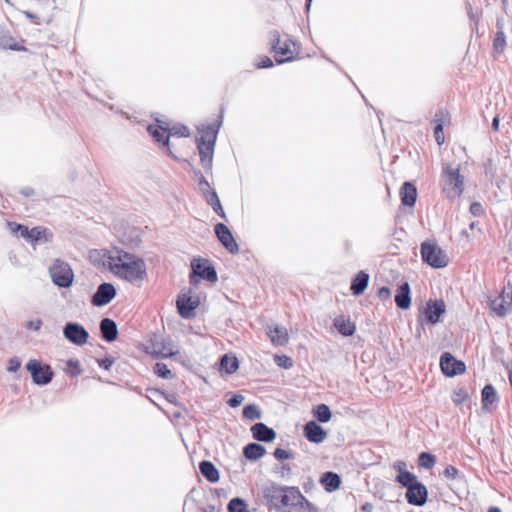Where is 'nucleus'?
<instances>
[{
  "mask_svg": "<svg viewBox=\"0 0 512 512\" xmlns=\"http://www.w3.org/2000/svg\"><path fill=\"white\" fill-rule=\"evenodd\" d=\"M143 350L155 359L172 357L179 353L173 341L162 334H152L142 345Z\"/></svg>",
  "mask_w": 512,
  "mask_h": 512,
  "instance_id": "1",
  "label": "nucleus"
},
{
  "mask_svg": "<svg viewBox=\"0 0 512 512\" xmlns=\"http://www.w3.org/2000/svg\"><path fill=\"white\" fill-rule=\"evenodd\" d=\"M284 493L281 498L282 505L286 512H307L311 503L303 496L298 487H282Z\"/></svg>",
  "mask_w": 512,
  "mask_h": 512,
  "instance_id": "2",
  "label": "nucleus"
},
{
  "mask_svg": "<svg viewBox=\"0 0 512 512\" xmlns=\"http://www.w3.org/2000/svg\"><path fill=\"white\" fill-rule=\"evenodd\" d=\"M52 282L58 287L69 288L74 282V273L70 265L60 259L55 260L49 267Z\"/></svg>",
  "mask_w": 512,
  "mask_h": 512,
  "instance_id": "3",
  "label": "nucleus"
},
{
  "mask_svg": "<svg viewBox=\"0 0 512 512\" xmlns=\"http://www.w3.org/2000/svg\"><path fill=\"white\" fill-rule=\"evenodd\" d=\"M463 179L458 168L447 167L442 174L443 191L448 198L459 197L463 192Z\"/></svg>",
  "mask_w": 512,
  "mask_h": 512,
  "instance_id": "4",
  "label": "nucleus"
},
{
  "mask_svg": "<svg viewBox=\"0 0 512 512\" xmlns=\"http://www.w3.org/2000/svg\"><path fill=\"white\" fill-rule=\"evenodd\" d=\"M103 265L116 276L128 278V253L113 249L106 255Z\"/></svg>",
  "mask_w": 512,
  "mask_h": 512,
  "instance_id": "5",
  "label": "nucleus"
},
{
  "mask_svg": "<svg viewBox=\"0 0 512 512\" xmlns=\"http://www.w3.org/2000/svg\"><path fill=\"white\" fill-rule=\"evenodd\" d=\"M421 256L422 260L433 268H444L448 265L446 253L434 243L423 242Z\"/></svg>",
  "mask_w": 512,
  "mask_h": 512,
  "instance_id": "6",
  "label": "nucleus"
},
{
  "mask_svg": "<svg viewBox=\"0 0 512 512\" xmlns=\"http://www.w3.org/2000/svg\"><path fill=\"white\" fill-rule=\"evenodd\" d=\"M191 267L192 273L190 275V282L192 284L196 283V276L210 282H216L218 279L215 268L209 263L207 259H194L191 262Z\"/></svg>",
  "mask_w": 512,
  "mask_h": 512,
  "instance_id": "7",
  "label": "nucleus"
},
{
  "mask_svg": "<svg viewBox=\"0 0 512 512\" xmlns=\"http://www.w3.org/2000/svg\"><path fill=\"white\" fill-rule=\"evenodd\" d=\"M26 368L34 383L38 385H46L52 380L53 372L48 365L42 366L39 361L32 359L27 363Z\"/></svg>",
  "mask_w": 512,
  "mask_h": 512,
  "instance_id": "8",
  "label": "nucleus"
},
{
  "mask_svg": "<svg viewBox=\"0 0 512 512\" xmlns=\"http://www.w3.org/2000/svg\"><path fill=\"white\" fill-rule=\"evenodd\" d=\"M440 367L444 375L453 377L465 372L464 362L457 360L451 353L444 352L440 357Z\"/></svg>",
  "mask_w": 512,
  "mask_h": 512,
  "instance_id": "9",
  "label": "nucleus"
},
{
  "mask_svg": "<svg viewBox=\"0 0 512 512\" xmlns=\"http://www.w3.org/2000/svg\"><path fill=\"white\" fill-rule=\"evenodd\" d=\"M63 335L68 341L78 346L86 344L89 337L87 330L82 325L73 322L65 325Z\"/></svg>",
  "mask_w": 512,
  "mask_h": 512,
  "instance_id": "10",
  "label": "nucleus"
},
{
  "mask_svg": "<svg viewBox=\"0 0 512 512\" xmlns=\"http://www.w3.org/2000/svg\"><path fill=\"white\" fill-rule=\"evenodd\" d=\"M11 232L15 233L17 231H20L21 236L28 241H30L32 244L47 241V230L45 228L41 227H34L32 229H28L25 226H22L20 224L15 223H8Z\"/></svg>",
  "mask_w": 512,
  "mask_h": 512,
  "instance_id": "11",
  "label": "nucleus"
},
{
  "mask_svg": "<svg viewBox=\"0 0 512 512\" xmlns=\"http://www.w3.org/2000/svg\"><path fill=\"white\" fill-rule=\"evenodd\" d=\"M214 231L218 240L221 242V244L226 248L228 252H230L231 254H237L239 252L238 244L234 239L231 231L225 224H216L214 227Z\"/></svg>",
  "mask_w": 512,
  "mask_h": 512,
  "instance_id": "12",
  "label": "nucleus"
},
{
  "mask_svg": "<svg viewBox=\"0 0 512 512\" xmlns=\"http://www.w3.org/2000/svg\"><path fill=\"white\" fill-rule=\"evenodd\" d=\"M147 278L146 263L143 259L130 254V284L138 287Z\"/></svg>",
  "mask_w": 512,
  "mask_h": 512,
  "instance_id": "13",
  "label": "nucleus"
},
{
  "mask_svg": "<svg viewBox=\"0 0 512 512\" xmlns=\"http://www.w3.org/2000/svg\"><path fill=\"white\" fill-rule=\"evenodd\" d=\"M199 299L188 294H181L177 298V308L181 317L190 319L195 316V310L199 306Z\"/></svg>",
  "mask_w": 512,
  "mask_h": 512,
  "instance_id": "14",
  "label": "nucleus"
},
{
  "mask_svg": "<svg viewBox=\"0 0 512 512\" xmlns=\"http://www.w3.org/2000/svg\"><path fill=\"white\" fill-rule=\"evenodd\" d=\"M116 296V289L110 283L101 284L92 296V304L96 307H102L109 304Z\"/></svg>",
  "mask_w": 512,
  "mask_h": 512,
  "instance_id": "15",
  "label": "nucleus"
},
{
  "mask_svg": "<svg viewBox=\"0 0 512 512\" xmlns=\"http://www.w3.org/2000/svg\"><path fill=\"white\" fill-rule=\"evenodd\" d=\"M405 497L410 505L421 507L427 502L428 490L423 483L415 484L407 489Z\"/></svg>",
  "mask_w": 512,
  "mask_h": 512,
  "instance_id": "16",
  "label": "nucleus"
},
{
  "mask_svg": "<svg viewBox=\"0 0 512 512\" xmlns=\"http://www.w3.org/2000/svg\"><path fill=\"white\" fill-rule=\"evenodd\" d=\"M490 309L499 317L506 316L512 307V293H501L498 297L489 301Z\"/></svg>",
  "mask_w": 512,
  "mask_h": 512,
  "instance_id": "17",
  "label": "nucleus"
},
{
  "mask_svg": "<svg viewBox=\"0 0 512 512\" xmlns=\"http://www.w3.org/2000/svg\"><path fill=\"white\" fill-rule=\"evenodd\" d=\"M303 433L312 443H322L327 438V432L316 421H309L304 425Z\"/></svg>",
  "mask_w": 512,
  "mask_h": 512,
  "instance_id": "18",
  "label": "nucleus"
},
{
  "mask_svg": "<svg viewBox=\"0 0 512 512\" xmlns=\"http://www.w3.org/2000/svg\"><path fill=\"white\" fill-rule=\"evenodd\" d=\"M445 313V303L442 300H429L427 302L424 314L430 324L439 322L440 317Z\"/></svg>",
  "mask_w": 512,
  "mask_h": 512,
  "instance_id": "19",
  "label": "nucleus"
},
{
  "mask_svg": "<svg viewBox=\"0 0 512 512\" xmlns=\"http://www.w3.org/2000/svg\"><path fill=\"white\" fill-rule=\"evenodd\" d=\"M251 433L253 438L260 442H272L276 438V432L262 422L254 424Z\"/></svg>",
  "mask_w": 512,
  "mask_h": 512,
  "instance_id": "20",
  "label": "nucleus"
},
{
  "mask_svg": "<svg viewBox=\"0 0 512 512\" xmlns=\"http://www.w3.org/2000/svg\"><path fill=\"white\" fill-rule=\"evenodd\" d=\"M266 330H267V335L273 345L283 346L288 343L289 336H288V331L285 327H281L278 325H275L272 327V326L268 325L266 327Z\"/></svg>",
  "mask_w": 512,
  "mask_h": 512,
  "instance_id": "21",
  "label": "nucleus"
},
{
  "mask_svg": "<svg viewBox=\"0 0 512 512\" xmlns=\"http://www.w3.org/2000/svg\"><path fill=\"white\" fill-rule=\"evenodd\" d=\"M295 47L296 44L292 40H285L275 53V61L278 64L292 61L294 59Z\"/></svg>",
  "mask_w": 512,
  "mask_h": 512,
  "instance_id": "22",
  "label": "nucleus"
},
{
  "mask_svg": "<svg viewBox=\"0 0 512 512\" xmlns=\"http://www.w3.org/2000/svg\"><path fill=\"white\" fill-rule=\"evenodd\" d=\"M170 136L188 137L190 136V130L185 125H175L170 127L168 135L164 138L162 145L163 148H165L167 155L174 157L173 152L170 148Z\"/></svg>",
  "mask_w": 512,
  "mask_h": 512,
  "instance_id": "23",
  "label": "nucleus"
},
{
  "mask_svg": "<svg viewBox=\"0 0 512 512\" xmlns=\"http://www.w3.org/2000/svg\"><path fill=\"white\" fill-rule=\"evenodd\" d=\"M395 303L398 308L406 310L411 305V297H410V286L407 282H404L397 289V293L395 295Z\"/></svg>",
  "mask_w": 512,
  "mask_h": 512,
  "instance_id": "24",
  "label": "nucleus"
},
{
  "mask_svg": "<svg viewBox=\"0 0 512 512\" xmlns=\"http://www.w3.org/2000/svg\"><path fill=\"white\" fill-rule=\"evenodd\" d=\"M401 202L405 206L413 207L417 199V189L411 182H405L400 190Z\"/></svg>",
  "mask_w": 512,
  "mask_h": 512,
  "instance_id": "25",
  "label": "nucleus"
},
{
  "mask_svg": "<svg viewBox=\"0 0 512 512\" xmlns=\"http://www.w3.org/2000/svg\"><path fill=\"white\" fill-rule=\"evenodd\" d=\"M369 274L365 271H359L352 279L350 290L353 295L358 296L362 294L368 286Z\"/></svg>",
  "mask_w": 512,
  "mask_h": 512,
  "instance_id": "26",
  "label": "nucleus"
},
{
  "mask_svg": "<svg viewBox=\"0 0 512 512\" xmlns=\"http://www.w3.org/2000/svg\"><path fill=\"white\" fill-rule=\"evenodd\" d=\"M220 124L216 125H207L198 128L199 138H197V143H207V144H215L217 133L219 130Z\"/></svg>",
  "mask_w": 512,
  "mask_h": 512,
  "instance_id": "27",
  "label": "nucleus"
},
{
  "mask_svg": "<svg viewBox=\"0 0 512 512\" xmlns=\"http://www.w3.org/2000/svg\"><path fill=\"white\" fill-rule=\"evenodd\" d=\"M214 147L215 144L197 143L200 161L205 169H209L212 166Z\"/></svg>",
  "mask_w": 512,
  "mask_h": 512,
  "instance_id": "28",
  "label": "nucleus"
},
{
  "mask_svg": "<svg viewBox=\"0 0 512 512\" xmlns=\"http://www.w3.org/2000/svg\"><path fill=\"white\" fill-rule=\"evenodd\" d=\"M100 330H101L103 338L108 342H112L117 338V335H118L117 325L113 320H111L109 318H104L101 320Z\"/></svg>",
  "mask_w": 512,
  "mask_h": 512,
  "instance_id": "29",
  "label": "nucleus"
},
{
  "mask_svg": "<svg viewBox=\"0 0 512 512\" xmlns=\"http://www.w3.org/2000/svg\"><path fill=\"white\" fill-rule=\"evenodd\" d=\"M199 469L203 477L207 479V481L211 483H215L219 480V471L216 466L207 460H203L199 464Z\"/></svg>",
  "mask_w": 512,
  "mask_h": 512,
  "instance_id": "30",
  "label": "nucleus"
},
{
  "mask_svg": "<svg viewBox=\"0 0 512 512\" xmlns=\"http://www.w3.org/2000/svg\"><path fill=\"white\" fill-rule=\"evenodd\" d=\"M156 121L158 124L156 126L149 125L147 130L155 142H161V141L163 142V140H164L163 133L169 132L170 124L166 121H162L159 119H156Z\"/></svg>",
  "mask_w": 512,
  "mask_h": 512,
  "instance_id": "31",
  "label": "nucleus"
},
{
  "mask_svg": "<svg viewBox=\"0 0 512 512\" xmlns=\"http://www.w3.org/2000/svg\"><path fill=\"white\" fill-rule=\"evenodd\" d=\"M266 453L264 446L258 443H249L243 449V455L250 461H256Z\"/></svg>",
  "mask_w": 512,
  "mask_h": 512,
  "instance_id": "32",
  "label": "nucleus"
},
{
  "mask_svg": "<svg viewBox=\"0 0 512 512\" xmlns=\"http://www.w3.org/2000/svg\"><path fill=\"white\" fill-rule=\"evenodd\" d=\"M321 484L328 492L337 490L341 485V478L337 473L325 472L321 477Z\"/></svg>",
  "mask_w": 512,
  "mask_h": 512,
  "instance_id": "33",
  "label": "nucleus"
},
{
  "mask_svg": "<svg viewBox=\"0 0 512 512\" xmlns=\"http://www.w3.org/2000/svg\"><path fill=\"white\" fill-rule=\"evenodd\" d=\"M334 326L343 336H351L356 330L355 324L344 316L336 317L334 320Z\"/></svg>",
  "mask_w": 512,
  "mask_h": 512,
  "instance_id": "34",
  "label": "nucleus"
},
{
  "mask_svg": "<svg viewBox=\"0 0 512 512\" xmlns=\"http://www.w3.org/2000/svg\"><path fill=\"white\" fill-rule=\"evenodd\" d=\"M498 401L496 389L491 384H487L482 389V406L488 409L490 405Z\"/></svg>",
  "mask_w": 512,
  "mask_h": 512,
  "instance_id": "35",
  "label": "nucleus"
},
{
  "mask_svg": "<svg viewBox=\"0 0 512 512\" xmlns=\"http://www.w3.org/2000/svg\"><path fill=\"white\" fill-rule=\"evenodd\" d=\"M239 368V361L235 356L223 355L220 360V369L228 374H233Z\"/></svg>",
  "mask_w": 512,
  "mask_h": 512,
  "instance_id": "36",
  "label": "nucleus"
},
{
  "mask_svg": "<svg viewBox=\"0 0 512 512\" xmlns=\"http://www.w3.org/2000/svg\"><path fill=\"white\" fill-rule=\"evenodd\" d=\"M206 202L212 207L213 211L220 216L221 218L225 219L226 214L222 208V205L220 203L219 197L216 193V191H208V194L205 195Z\"/></svg>",
  "mask_w": 512,
  "mask_h": 512,
  "instance_id": "37",
  "label": "nucleus"
},
{
  "mask_svg": "<svg viewBox=\"0 0 512 512\" xmlns=\"http://www.w3.org/2000/svg\"><path fill=\"white\" fill-rule=\"evenodd\" d=\"M313 415L317 418L319 422L326 423L329 422L332 413L330 408L326 404H319L313 409Z\"/></svg>",
  "mask_w": 512,
  "mask_h": 512,
  "instance_id": "38",
  "label": "nucleus"
},
{
  "mask_svg": "<svg viewBox=\"0 0 512 512\" xmlns=\"http://www.w3.org/2000/svg\"><path fill=\"white\" fill-rule=\"evenodd\" d=\"M395 481L401 484L406 489H409V487H413L415 484L420 483L417 480V477L409 471L406 473L397 474V476L395 477Z\"/></svg>",
  "mask_w": 512,
  "mask_h": 512,
  "instance_id": "39",
  "label": "nucleus"
},
{
  "mask_svg": "<svg viewBox=\"0 0 512 512\" xmlns=\"http://www.w3.org/2000/svg\"><path fill=\"white\" fill-rule=\"evenodd\" d=\"M228 512H248L245 500L239 497L232 498L227 506Z\"/></svg>",
  "mask_w": 512,
  "mask_h": 512,
  "instance_id": "40",
  "label": "nucleus"
},
{
  "mask_svg": "<svg viewBox=\"0 0 512 512\" xmlns=\"http://www.w3.org/2000/svg\"><path fill=\"white\" fill-rule=\"evenodd\" d=\"M506 48V37L502 28L497 31L493 40V49L496 53L501 54Z\"/></svg>",
  "mask_w": 512,
  "mask_h": 512,
  "instance_id": "41",
  "label": "nucleus"
},
{
  "mask_svg": "<svg viewBox=\"0 0 512 512\" xmlns=\"http://www.w3.org/2000/svg\"><path fill=\"white\" fill-rule=\"evenodd\" d=\"M436 463V458L434 455L428 452H422L418 456V465L420 467L431 469Z\"/></svg>",
  "mask_w": 512,
  "mask_h": 512,
  "instance_id": "42",
  "label": "nucleus"
},
{
  "mask_svg": "<svg viewBox=\"0 0 512 512\" xmlns=\"http://www.w3.org/2000/svg\"><path fill=\"white\" fill-rule=\"evenodd\" d=\"M154 373L163 379H172L174 377L172 371L162 362H157L153 367Z\"/></svg>",
  "mask_w": 512,
  "mask_h": 512,
  "instance_id": "43",
  "label": "nucleus"
},
{
  "mask_svg": "<svg viewBox=\"0 0 512 512\" xmlns=\"http://www.w3.org/2000/svg\"><path fill=\"white\" fill-rule=\"evenodd\" d=\"M243 416L249 420H256L260 419L262 414L256 405L250 404L243 408Z\"/></svg>",
  "mask_w": 512,
  "mask_h": 512,
  "instance_id": "44",
  "label": "nucleus"
},
{
  "mask_svg": "<svg viewBox=\"0 0 512 512\" xmlns=\"http://www.w3.org/2000/svg\"><path fill=\"white\" fill-rule=\"evenodd\" d=\"M64 371L73 377L80 375L82 373L80 362L78 360L70 359L67 361Z\"/></svg>",
  "mask_w": 512,
  "mask_h": 512,
  "instance_id": "45",
  "label": "nucleus"
},
{
  "mask_svg": "<svg viewBox=\"0 0 512 512\" xmlns=\"http://www.w3.org/2000/svg\"><path fill=\"white\" fill-rule=\"evenodd\" d=\"M468 398V392L465 388L459 387L453 391L452 401L456 404H462Z\"/></svg>",
  "mask_w": 512,
  "mask_h": 512,
  "instance_id": "46",
  "label": "nucleus"
},
{
  "mask_svg": "<svg viewBox=\"0 0 512 512\" xmlns=\"http://www.w3.org/2000/svg\"><path fill=\"white\" fill-rule=\"evenodd\" d=\"M269 41H270L271 50L275 54L276 51L278 50V48L280 47V42H281L280 33L277 30L271 31L269 33Z\"/></svg>",
  "mask_w": 512,
  "mask_h": 512,
  "instance_id": "47",
  "label": "nucleus"
},
{
  "mask_svg": "<svg viewBox=\"0 0 512 512\" xmlns=\"http://www.w3.org/2000/svg\"><path fill=\"white\" fill-rule=\"evenodd\" d=\"M275 363L282 368L289 369L293 366V361L286 355H276L274 358Z\"/></svg>",
  "mask_w": 512,
  "mask_h": 512,
  "instance_id": "48",
  "label": "nucleus"
},
{
  "mask_svg": "<svg viewBox=\"0 0 512 512\" xmlns=\"http://www.w3.org/2000/svg\"><path fill=\"white\" fill-rule=\"evenodd\" d=\"M273 455H274V457L277 460H286V459H293L294 458L293 452H291L289 450H284L282 448H276L274 450Z\"/></svg>",
  "mask_w": 512,
  "mask_h": 512,
  "instance_id": "49",
  "label": "nucleus"
},
{
  "mask_svg": "<svg viewBox=\"0 0 512 512\" xmlns=\"http://www.w3.org/2000/svg\"><path fill=\"white\" fill-rule=\"evenodd\" d=\"M448 111L447 110H444V109H440L438 110L435 115H434V119H433V122L435 123V125L437 124H441L442 127H444V124L448 118Z\"/></svg>",
  "mask_w": 512,
  "mask_h": 512,
  "instance_id": "50",
  "label": "nucleus"
},
{
  "mask_svg": "<svg viewBox=\"0 0 512 512\" xmlns=\"http://www.w3.org/2000/svg\"><path fill=\"white\" fill-rule=\"evenodd\" d=\"M21 366V360L19 357H11L9 360H8V366H7V371L8 372H16Z\"/></svg>",
  "mask_w": 512,
  "mask_h": 512,
  "instance_id": "51",
  "label": "nucleus"
},
{
  "mask_svg": "<svg viewBox=\"0 0 512 512\" xmlns=\"http://www.w3.org/2000/svg\"><path fill=\"white\" fill-rule=\"evenodd\" d=\"M443 474L446 478H449V479H456L460 475L459 470L452 465H448L444 469Z\"/></svg>",
  "mask_w": 512,
  "mask_h": 512,
  "instance_id": "52",
  "label": "nucleus"
},
{
  "mask_svg": "<svg viewBox=\"0 0 512 512\" xmlns=\"http://www.w3.org/2000/svg\"><path fill=\"white\" fill-rule=\"evenodd\" d=\"M434 136L435 140L439 145H442L444 143V134H443V127L441 124L435 125L434 128Z\"/></svg>",
  "mask_w": 512,
  "mask_h": 512,
  "instance_id": "53",
  "label": "nucleus"
},
{
  "mask_svg": "<svg viewBox=\"0 0 512 512\" xmlns=\"http://www.w3.org/2000/svg\"><path fill=\"white\" fill-rule=\"evenodd\" d=\"M244 401V396L241 395V394H234L228 401V405L230 407H238L239 405L242 404V402Z\"/></svg>",
  "mask_w": 512,
  "mask_h": 512,
  "instance_id": "54",
  "label": "nucleus"
},
{
  "mask_svg": "<svg viewBox=\"0 0 512 512\" xmlns=\"http://www.w3.org/2000/svg\"><path fill=\"white\" fill-rule=\"evenodd\" d=\"M273 66V61L268 56H262L259 58V61L257 63V68L263 69V68H270Z\"/></svg>",
  "mask_w": 512,
  "mask_h": 512,
  "instance_id": "55",
  "label": "nucleus"
},
{
  "mask_svg": "<svg viewBox=\"0 0 512 512\" xmlns=\"http://www.w3.org/2000/svg\"><path fill=\"white\" fill-rule=\"evenodd\" d=\"M199 189L203 192L204 196L206 194H208V191H212L210 189V184L209 182L201 175L200 179H199Z\"/></svg>",
  "mask_w": 512,
  "mask_h": 512,
  "instance_id": "56",
  "label": "nucleus"
},
{
  "mask_svg": "<svg viewBox=\"0 0 512 512\" xmlns=\"http://www.w3.org/2000/svg\"><path fill=\"white\" fill-rule=\"evenodd\" d=\"M393 469L396 470L398 472V474H401V473H406L408 472L405 468H406V462L402 461V460H397L393 463L392 465Z\"/></svg>",
  "mask_w": 512,
  "mask_h": 512,
  "instance_id": "57",
  "label": "nucleus"
},
{
  "mask_svg": "<svg viewBox=\"0 0 512 512\" xmlns=\"http://www.w3.org/2000/svg\"><path fill=\"white\" fill-rule=\"evenodd\" d=\"M139 242V231L137 229H130V248L132 247L133 244L138 245Z\"/></svg>",
  "mask_w": 512,
  "mask_h": 512,
  "instance_id": "58",
  "label": "nucleus"
},
{
  "mask_svg": "<svg viewBox=\"0 0 512 512\" xmlns=\"http://www.w3.org/2000/svg\"><path fill=\"white\" fill-rule=\"evenodd\" d=\"M470 212L474 215V216H480L482 213H483V207L480 203L478 202H473L471 205H470Z\"/></svg>",
  "mask_w": 512,
  "mask_h": 512,
  "instance_id": "59",
  "label": "nucleus"
},
{
  "mask_svg": "<svg viewBox=\"0 0 512 512\" xmlns=\"http://www.w3.org/2000/svg\"><path fill=\"white\" fill-rule=\"evenodd\" d=\"M391 296V292H390V289L386 286H383L381 287L379 290H378V297L385 301V300H388Z\"/></svg>",
  "mask_w": 512,
  "mask_h": 512,
  "instance_id": "60",
  "label": "nucleus"
},
{
  "mask_svg": "<svg viewBox=\"0 0 512 512\" xmlns=\"http://www.w3.org/2000/svg\"><path fill=\"white\" fill-rule=\"evenodd\" d=\"M41 326H42V321L40 319L30 320L26 323L27 328L33 329L35 331L40 330Z\"/></svg>",
  "mask_w": 512,
  "mask_h": 512,
  "instance_id": "61",
  "label": "nucleus"
},
{
  "mask_svg": "<svg viewBox=\"0 0 512 512\" xmlns=\"http://www.w3.org/2000/svg\"><path fill=\"white\" fill-rule=\"evenodd\" d=\"M11 42H12L11 39L10 40L3 39L2 40V45H3V47H7V48L12 49V50H20V47H19L18 44H16V43L12 44Z\"/></svg>",
  "mask_w": 512,
  "mask_h": 512,
  "instance_id": "62",
  "label": "nucleus"
},
{
  "mask_svg": "<svg viewBox=\"0 0 512 512\" xmlns=\"http://www.w3.org/2000/svg\"><path fill=\"white\" fill-rule=\"evenodd\" d=\"M98 364L100 367L104 368V369H109L112 364H113V361L109 358H105V359H102V360H98Z\"/></svg>",
  "mask_w": 512,
  "mask_h": 512,
  "instance_id": "63",
  "label": "nucleus"
},
{
  "mask_svg": "<svg viewBox=\"0 0 512 512\" xmlns=\"http://www.w3.org/2000/svg\"><path fill=\"white\" fill-rule=\"evenodd\" d=\"M361 510L363 512H372L373 511V505L371 503L367 502L364 505H362Z\"/></svg>",
  "mask_w": 512,
  "mask_h": 512,
  "instance_id": "64",
  "label": "nucleus"
}]
</instances>
